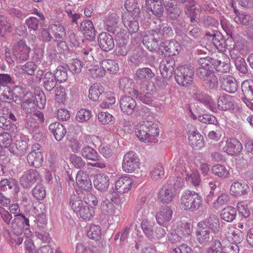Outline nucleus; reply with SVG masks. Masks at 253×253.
<instances>
[{"label": "nucleus", "mask_w": 253, "mask_h": 253, "mask_svg": "<svg viewBox=\"0 0 253 253\" xmlns=\"http://www.w3.org/2000/svg\"><path fill=\"white\" fill-rule=\"evenodd\" d=\"M165 8L168 16L173 20H177L182 12L177 4L174 3L167 6Z\"/></svg>", "instance_id": "51"}, {"label": "nucleus", "mask_w": 253, "mask_h": 253, "mask_svg": "<svg viewBox=\"0 0 253 253\" xmlns=\"http://www.w3.org/2000/svg\"><path fill=\"white\" fill-rule=\"evenodd\" d=\"M160 40L154 30L151 29L145 32L143 43L147 49L153 51L158 49V42Z\"/></svg>", "instance_id": "12"}, {"label": "nucleus", "mask_w": 253, "mask_h": 253, "mask_svg": "<svg viewBox=\"0 0 253 253\" xmlns=\"http://www.w3.org/2000/svg\"><path fill=\"white\" fill-rule=\"evenodd\" d=\"M188 140L190 145L195 150H200L204 146L203 137L197 130L189 132Z\"/></svg>", "instance_id": "25"}, {"label": "nucleus", "mask_w": 253, "mask_h": 253, "mask_svg": "<svg viewBox=\"0 0 253 253\" xmlns=\"http://www.w3.org/2000/svg\"><path fill=\"white\" fill-rule=\"evenodd\" d=\"M220 54L221 57H219L220 58L219 59H213L209 57L205 58L210 59L209 60L211 64L209 69L214 68L217 72L224 73H227L230 71V59L227 57L226 55L222 52H221Z\"/></svg>", "instance_id": "9"}, {"label": "nucleus", "mask_w": 253, "mask_h": 253, "mask_svg": "<svg viewBox=\"0 0 253 253\" xmlns=\"http://www.w3.org/2000/svg\"><path fill=\"white\" fill-rule=\"evenodd\" d=\"M135 132L138 139L143 142L151 141L159 134L157 124L151 121L140 122L136 126Z\"/></svg>", "instance_id": "2"}, {"label": "nucleus", "mask_w": 253, "mask_h": 253, "mask_svg": "<svg viewBox=\"0 0 253 253\" xmlns=\"http://www.w3.org/2000/svg\"><path fill=\"white\" fill-rule=\"evenodd\" d=\"M173 211L169 206L161 208L156 215L157 223L162 226H166L172 218Z\"/></svg>", "instance_id": "21"}, {"label": "nucleus", "mask_w": 253, "mask_h": 253, "mask_svg": "<svg viewBox=\"0 0 253 253\" xmlns=\"http://www.w3.org/2000/svg\"><path fill=\"white\" fill-rule=\"evenodd\" d=\"M25 126L30 131L35 132L36 134L41 136V134L39 133V123L35 120V117L32 118L31 116H28L25 121Z\"/></svg>", "instance_id": "52"}, {"label": "nucleus", "mask_w": 253, "mask_h": 253, "mask_svg": "<svg viewBox=\"0 0 253 253\" xmlns=\"http://www.w3.org/2000/svg\"><path fill=\"white\" fill-rule=\"evenodd\" d=\"M92 116V112L89 110L81 109L76 114V119L80 123L87 122Z\"/></svg>", "instance_id": "61"}, {"label": "nucleus", "mask_w": 253, "mask_h": 253, "mask_svg": "<svg viewBox=\"0 0 253 253\" xmlns=\"http://www.w3.org/2000/svg\"><path fill=\"white\" fill-rule=\"evenodd\" d=\"M164 49L162 50V54L168 57L175 56L179 53V44L175 41L166 42L164 43Z\"/></svg>", "instance_id": "29"}, {"label": "nucleus", "mask_w": 253, "mask_h": 253, "mask_svg": "<svg viewBox=\"0 0 253 253\" xmlns=\"http://www.w3.org/2000/svg\"><path fill=\"white\" fill-rule=\"evenodd\" d=\"M220 87L222 89L230 93H234L238 89V84L236 80L231 76L223 75L219 78Z\"/></svg>", "instance_id": "16"}, {"label": "nucleus", "mask_w": 253, "mask_h": 253, "mask_svg": "<svg viewBox=\"0 0 253 253\" xmlns=\"http://www.w3.org/2000/svg\"><path fill=\"white\" fill-rule=\"evenodd\" d=\"M32 195L37 200H42L46 196L44 186L42 184H37L32 190Z\"/></svg>", "instance_id": "59"}, {"label": "nucleus", "mask_w": 253, "mask_h": 253, "mask_svg": "<svg viewBox=\"0 0 253 253\" xmlns=\"http://www.w3.org/2000/svg\"><path fill=\"white\" fill-rule=\"evenodd\" d=\"M175 60L172 57H168L163 60L160 64V71L162 76L169 79L172 76L175 66Z\"/></svg>", "instance_id": "15"}, {"label": "nucleus", "mask_w": 253, "mask_h": 253, "mask_svg": "<svg viewBox=\"0 0 253 253\" xmlns=\"http://www.w3.org/2000/svg\"><path fill=\"white\" fill-rule=\"evenodd\" d=\"M194 75L193 68L189 65L180 66L174 70L175 79L177 84L188 86L193 82Z\"/></svg>", "instance_id": "4"}, {"label": "nucleus", "mask_w": 253, "mask_h": 253, "mask_svg": "<svg viewBox=\"0 0 253 253\" xmlns=\"http://www.w3.org/2000/svg\"><path fill=\"white\" fill-rule=\"evenodd\" d=\"M28 163L30 166L40 167L43 162V157L41 152L31 151L27 156Z\"/></svg>", "instance_id": "35"}, {"label": "nucleus", "mask_w": 253, "mask_h": 253, "mask_svg": "<svg viewBox=\"0 0 253 253\" xmlns=\"http://www.w3.org/2000/svg\"><path fill=\"white\" fill-rule=\"evenodd\" d=\"M234 11L236 14V16L234 18V20L236 23L243 25H248L252 21V17L250 14L244 12L240 13L235 8Z\"/></svg>", "instance_id": "56"}, {"label": "nucleus", "mask_w": 253, "mask_h": 253, "mask_svg": "<svg viewBox=\"0 0 253 253\" xmlns=\"http://www.w3.org/2000/svg\"><path fill=\"white\" fill-rule=\"evenodd\" d=\"M175 233L180 238L188 237L191 233L190 224L187 222H180L175 229Z\"/></svg>", "instance_id": "53"}, {"label": "nucleus", "mask_w": 253, "mask_h": 253, "mask_svg": "<svg viewBox=\"0 0 253 253\" xmlns=\"http://www.w3.org/2000/svg\"><path fill=\"white\" fill-rule=\"evenodd\" d=\"M194 98L206 107H208L210 106L211 98L209 95L205 93L199 91H197L194 94Z\"/></svg>", "instance_id": "64"}, {"label": "nucleus", "mask_w": 253, "mask_h": 253, "mask_svg": "<svg viewBox=\"0 0 253 253\" xmlns=\"http://www.w3.org/2000/svg\"><path fill=\"white\" fill-rule=\"evenodd\" d=\"M203 227L210 231L211 234L217 235L219 233L220 222L218 216L214 214H211L205 219L198 222Z\"/></svg>", "instance_id": "11"}, {"label": "nucleus", "mask_w": 253, "mask_h": 253, "mask_svg": "<svg viewBox=\"0 0 253 253\" xmlns=\"http://www.w3.org/2000/svg\"><path fill=\"white\" fill-rule=\"evenodd\" d=\"M154 224L147 219H143L141 223L143 233L150 240L161 239L164 237L167 233L165 229H158L157 232L154 234L152 229Z\"/></svg>", "instance_id": "7"}, {"label": "nucleus", "mask_w": 253, "mask_h": 253, "mask_svg": "<svg viewBox=\"0 0 253 253\" xmlns=\"http://www.w3.org/2000/svg\"><path fill=\"white\" fill-rule=\"evenodd\" d=\"M133 181L128 176H123L119 178L116 182V189L120 194L128 192L131 189Z\"/></svg>", "instance_id": "24"}, {"label": "nucleus", "mask_w": 253, "mask_h": 253, "mask_svg": "<svg viewBox=\"0 0 253 253\" xmlns=\"http://www.w3.org/2000/svg\"><path fill=\"white\" fill-rule=\"evenodd\" d=\"M87 235L88 238L94 240H99L101 237V228L98 225H92L89 227Z\"/></svg>", "instance_id": "60"}, {"label": "nucleus", "mask_w": 253, "mask_h": 253, "mask_svg": "<svg viewBox=\"0 0 253 253\" xmlns=\"http://www.w3.org/2000/svg\"><path fill=\"white\" fill-rule=\"evenodd\" d=\"M80 31L86 38L93 39L95 36V30L90 20H85L80 25Z\"/></svg>", "instance_id": "36"}, {"label": "nucleus", "mask_w": 253, "mask_h": 253, "mask_svg": "<svg viewBox=\"0 0 253 253\" xmlns=\"http://www.w3.org/2000/svg\"><path fill=\"white\" fill-rule=\"evenodd\" d=\"M13 189L15 193H18V183L16 180L12 178H4L0 181V190L6 191L8 190Z\"/></svg>", "instance_id": "40"}, {"label": "nucleus", "mask_w": 253, "mask_h": 253, "mask_svg": "<svg viewBox=\"0 0 253 253\" xmlns=\"http://www.w3.org/2000/svg\"><path fill=\"white\" fill-rule=\"evenodd\" d=\"M100 210L101 214L107 216L119 215L120 213V211H116L114 205L107 199L101 201Z\"/></svg>", "instance_id": "27"}, {"label": "nucleus", "mask_w": 253, "mask_h": 253, "mask_svg": "<svg viewBox=\"0 0 253 253\" xmlns=\"http://www.w3.org/2000/svg\"><path fill=\"white\" fill-rule=\"evenodd\" d=\"M243 149L241 143L235 138H228L222 151L229 155H234L239 153Z\"/></svg>", "instance_id": "20"}, {"label": "nucleus", "mask_w": 253, "mask_h": 253, "mask_svg": "<svg viewBox=\"0 0 253 253\" xmlns=\"http://www.w3.org/2000/svg\"><path fill=\"white\" fill-rule=\"evenodd\" d=\"M203 199L199 193L191 190L184 191L180 197V205L183 209L189 211H197L201 206Z\"/></svg>", "instance_id": "3"}, {"label": "nucleus", "mask_w": 253, "mask_h": 253, "mask_svg": "<svg viewBox=\"0 0 253 253\" xmlns=\"http://www.w3.org/2000/svg\"><path fill=\"white\" fill-rule=\"evenodd\" d=\"M119 17L115 13H109L104 22L105 27L107 31L115 34L117 28Z\"/></svg>", "instance_id": "33"}, {"label": "nucleus", "mask_w": 253, "mask_h": 253, "mask_svg": "<svg viewBox=\"0 0 253 253\" xmlns=\"http://www.w3.org/2000/svg\"><path fill=\"white\" fill-rule=\"evenodd\" d=\"M211 171L214 175L221 178H226L229 174L225 167L219 164L214 165L211 169Z\"/></svg>", "instance_id": "58"}, {"label": "nucleus", "mask_w": 253, "mask_h": 253, "mask_svg": "<svg viewBox=\"0 0 253 253\" xmlns=\"http://www.w3.org/2000/svg\"><path fill=\"white\" fill-rule=\"evenodd\" d=\"M209 58H200L198 60L200 67L198 68L196 74L205 82L206 87L209 90L216 91L218 88V81L212 69H209L211 62Z\"/></svg>", "instance_id": "1"}, {"label": "nucleus", "mask_w": 253, "mask_h": 253, "mask_svg": "<svg viewBox=\"0 0 253 253\" xmlns=\"http://www.w3.org/2000/svg\"><path fill=\"white\" fill-rule=\"evenodd\" d=\"M196 238L198 242L203 245H207L211 241L213 240V235L210 231L203 227V226L197 224V228L196 231Z\"/></svg>", "instance_id": "18"}, {"label": "nucleus", "mask_w": 253, "mask_h": 253, "mask_svg": "<svg viewBox=\"0 0 253 253\" xmlns=\"http://www.w3.org/2000/svg\"><path fill=\"white\" fill-rule=\"evenodd\" d=\"M131 81L127 78H122L120 81L119 88L123 91L128 93L131 96H137L138 91L134 88H131Z\"/></svg>", "instance_id": "38"}, {"label": "nucleus", "mask_w": 253, "mask_h": 253, "mask_svg": "<svg viewBox=\"0 0 253 253\" xmlns=\"http://www.w3.org/2000/svg\"><path fill=\"white\" fill-rule=\"evenodd\" d=\"M98 42L101 49L106 52L113 49L115 46L113 37L106 32H102L99 35Z\"/></svg>", "instance_id": "19"}, {"label": "nucleus", "mask_w": 253, "mask_h": 253, "mask_svg": "<svg viewBox=\"0 0 253 253\" xmlns=\"http://www.w3.org/2000/svg\"><path fill=\"white\" fill-rule=\"evenodd\" d=\"M20 69L24 74L33 76L37 69V66L34 62L29 61L23 65Z\"/></svg>", "instance_id": "63"}, {"label": "nucleus", "mask_w": 253, "mask_h": 253, "mask_svg": "<svg viewBox=\"0 0 253 253\" xmlns=\"http://www.w3.org/2000/svg\"><path fill=\"white\" fill-rule=\"evenodd\" d=\"M49 31L52 34L54 41L64 40L66 37V30L62 25L50 24L49 25Z\"/></svg>", "instance_id": "30"}, {"label": "nucleus", "mask_w": 253, "mask_h": 253, "mask_svg": "<svg viewBox=\"0 0 253 253\" xmlns=\"http://www.w3.org/2000/svg\"><path fill=\"white\" fill-rule=\"evenodd\" d=\"M176 195L175 188L170 184L163 186L159 193V199L163 203L169 204L172 202Z\"/></svg>", "instance_id": "14"}, {"label": "nucleus", "mask_w": 253, "mask_h": 253, "mask_svg": "<svg viewBox=\"0 0 253 253\" xmlns=\"http://www.w3.org/2000/svg\"><path fill=\"white\" fill-rule=\"evenodd\" d=\"M120 106L122 111L126 115H136L138 111L136 101L133 96H123L120 100Z\"/></svg>", "instance_id": "8"}, {"label": "nucleus", "mask_w": 253, "mask_h": 253, "mask_svg": "<svg viewBox=\"0 0 253 253\" xmlns=\"http://www.w3.org/2000/svg\"><path fill=\"white\" fill-rule=\"evenodd\" d=\"M241 89L243 94L242 98L253 99V81L245 80L242 82Z\"/></svg>", "instance_id": "43"}, {"label": "nucleus", "mask_w": 253, "mask_h": 253, "mask_svg": "<svg viewBox=\"0 0 253 253\" xmlns=\"http://www.w3.org/2000/svg\"><path fill=\"white\" fill-rule=\"evenodd\" d=\"M140 161L137 154L129 151L124 155L122 162L123 170L126 173H131L139 168Z\"/></svg>", "instance_id": "5"}, {"label": "nucleus", "mask_w": 253, "mask_h": 253, "mask_svg": "<svg viewBox=\"0 0 253 253\" xmlns=\"http://www.w3.org/2000/svg\"><path fill=\"white\" fill-rule=\"evenodd\" d=\"M116 36V54L117 56H125L130 50V46L128 44L129 36L128 34L120 32L117 33Z\"/></svg>", "instance_id": "10"}, {"label": "nucleus", "mask_w": 253, "mask_h": 253, "mask_svg": "<svg viewBox=\"0 0 253 253\" xmlns=\"http://www.w3.org/2000/svg\"><path fill=\"white\" fill-rule=\"evenodd\" d=\"M69 205L72 210L76 212L80 210L84 206V204L78 195H71L69 198Z\"/></svg>", "instance_id": "55"}, {"label": "nucleus", "mask_w": 253, "mask_h": 253, "mask_svg": "<svg viewBox=\"0 0 253 253\" xmlns=\"http://www.w3.org/2000/svg\"><path fill=\"white\" fill-rule=\"evenodd\" d=\"M212 42L213 45L219 51L223 52L226 44L222 36L219 33H213L212 34Z\"/></svg>", "instance_id": "50"}, {"label": "nucleus", "mask_w": 253, "mask_h": 253, "mask_svg": "<svg viewBox=\"0 0 253 253\" xmlns=\"http://www.w3.org/2000/svg\"><path fill=\"white\" fill-rule=\"evenodd\" d=\"M138 17L133 15H126L123 17V21L125 27L128 29L129 33H134L139 29V24L137 21Z\"/></svg>", "instance_id": "34"}, {"label": "nucleus", "mask_w": 253, "mask_h": 253, "mask_svg": "<svg viewBox=\"0 0 253 253\" xmlns=\"http://www.w3.org/2000/svg\"><path fill=\"white\" fill-rule=\"evenodd\" d=\"M57 82L54 75L51 72H48L43 79V87L46 91H51L56 86Z\"/></svg>", "instance_id": "45"}, {"label": "nucleus", "mask_w": 253, "mask_h": 253, "mask_svg": "<svg viewBox=\"0 0 253 253\" xmlns=\"http://www.w3.org/2000/svg\"><path fill=\"white\" fill-rule=\"evenodd\" d=\"M12 231L14 234L19 236L23 232L24 227L30 226L29 220L26 217H15L11 223Z\"/></svg>", "instance_id": "23"}, {"label": "nucleus", "mask_w": 253, "mask_h": 253, "mask_svg": "<svg viewBox=\"0 0 253 253\" xmlns=\"http://www.w3.org/2000/svg\"><path fill=\"white\" fill-rule=\"evenodd\" d=\"M93 184L95 188L98 190L105 191L110 185L109 176L106 174L97 175L93 180Z\"/></svg>", "instance_id": "31"}, {"label": "nucleus", "mask_w": 253, "mask_h": 253, "mask_svg": "<svg viewBox=\"0 0 253 253\" xmlns=\"http://www.w3.org/2000/svg\"><path fill=\"white\" fill-rule=\"evenodd\" d=\"M103 91V87L100 84H94L89 89L88 97L92 101H96L99 99L100 95Z\"/></svg>", "instance_id": "48"}, {"label": "nucleus", "mask_w": 253, "mask_h": 253, "mask_svg": "<svg viewBox=\"0 0 253 253\" xmlns=\"http://www.w3.org/2000/svg\"><path fill=\"white\" fill-rule=\"evenodd\" d=\"M100 65L105 72H108L110 74H116L119 71L118 64L114 60H104L100 63Z\"/></svg>", "instance_id": "41"}, {"label": "nucleus", "mask_w": 253, "mask_h": 253, "mask_svg": "<svg viewBox=\"0 0 253 253\" xmlns=\"http://www.w3.org/2000/svg\"><path fill=\"white\" fill-rule=\"evenodd\" d=\"M48 128L57 141L61 140L66 133V129L59 123L55 122L50 124Z\"/></svg>", "instance_id": "32"}, {"label": "nucleus", "mask_w": 253, "mask_h": 253, "mask_svg": "<svg viewBox=\"0 0 253 253\" xmlns=\"http://www.w3.org/2000/svg\"><path fill=\"white\" fill-rule=\"evenodd\" d=\"M217 106L222 111H232L235 106L234 99L229 95L220 96L217 100Z\"/></svg>", "instance_id": "26"}, {"label": "nucleus", "mask_w": 253, "mask_h": 253, "mask_svg": "<svg viewBox=\"0 0 253 253\" xmlns=\"http://www.w3.org/2000/svg\"><path fill=\"white\" fill-rule=\"evenodd\" d=\"M186 164L182 158L178 157L174 159L172 163V169L174 171H179L184 173Z\"/></svg>", "instance_id": "62"}, {"label": "nucleus", "mask_w": 253, "mask_h": 253, "mask_svg": "<svg viewBox=\"0 0 253 253\" xmlns=\"http://www.w3.org/2000/svg\"><path fill=\"white\" fill-rule=\"evenodd\" d=\"M154 30L160 40L166 37H171L173 35L172 28L168 24L161 23L160 21Z\"/></svg>", "instance_id": "37"}, {"label": "nucleus", "mask_w": 253, "mask_h": 253, "mask_svg": "<svg viewBox=\"0 0 253 253\" xmlns=\"http://www.w3.org/2000/svg\"><path fill=\"white\" fill-rule=\"evenodd\" d=\"M125 8L128 12L127 15H133L134 17H139L140 10L138 3L135 0H126L125 4Z\"/></svg>", "instance_id": "46"}, {"label": "nucleus", "mask_w": 253, "mask_h": 253, "mask_svg": "<svg viewBox=\"0 0 253 253\" xmlns=\"http://www.w3.org/2000/svg\"><path fill=\"white\" fill-rule=\"evenodd\" d=\"M225 230V235L227 238L231 239L234 242V244L237 245L243 241L244 235L240 229L229 227Z\"/></svg>", "instance_id": "39"}, {"label": "nucleus", "mask_w": 253, "mask_h": 253, "mask_svg": "<svg viewBox=\"0 0 253 253\" xmlns=\"http://www.w3.org/2000/svg\"><path fill=\"white\" fill-rule=\"evenodd\" d=\"M249 190V186L245 182L236 181L232 184L230 192L232 195L237 197L247 194Z\"/></svg>", "instance_id": "28"}, {"label": "nucleus", "mask_w": 253, "mask_h": 253, "mask_svg": "<svg viewBox=\"0 0 253 253\" xmlns=\"http://www.w3.org/2000/svg\"><path fill=\"white\" fill-rule=\"evenodd\" d=\"M81 154L83 158L86 160L96 161L99 160V156L97 152L89 146L84 147L81 150Z\"/></svg>", "instance_id": "44"}, {"label": "nucleus", "mask_w": 253, "mask_h": 253, "mask_svg": "<svg viewBox=\"0 0 253 253\" xmlns=\"http://www.w3.org/2000/svg\"><path fill=\"white\" fill-rule=\"evenodd\" d=\"M154 76L155 74L150 68L144 67L139 68L135 71L134 79L137 84H141L150 82L149 81Z\"/></svg>", "instance_id": "17"}, {"label": "nucleus", "mask_w": 253, "mask_h": 253, "mask_svg": "<svg viewBox=\"0 0 253 253\" xmlns=\"http://www.w3.org/2000/svg\"><path fill=\"white\" fill-rule=\"evenodd\" d=\"M53 74L56 81L60 83L66 81L68 77L67 70L62 66H59Z\"/></svg>", "instance_id": "57"}, {"label": "nucleus", "mask_w": 253, "mask_h": 253, "mask_svg": "<svg viewBox=\"0 0 253 253\" xmlns=\"http://www.w3.org/2000/svg\"><path fill=\"white\" fill-rule=\"evenodd\" d=\"M76 180L79 188L83 191H90L92 189L91 180L86 172L79 170L77 174Z\"/></svg>", "instance_id": "22"}, {"label": "nucleus", "mask_w": 253, "mask_h": 253, "mask_svg": "<svg viewBox=\"0 0 253 253\" xmlns=\"http://www.w3.org/2000/svg\"><path fill=\"white\" fill-rule=\"evenodd\" d=\"M182 174L188 182L191 183L196 187L200 185L201 180L200 175L197 171H193L190 172L185 171V173Z\"/></svg>", "instance_id": "49"}, {"label": "nucleus", "mask_w": 253, "mask_h": 253, "mask_svg": "<svg viewBox=\"0 0 253 253\" xmlns=\"http://www.w3.org/2000/svg\"><path fill=\"white\" fill-rule=\"evenodd\" d=\"M39 172L35 169H29L24 172L19 179L20 185L26 189H30L38 181L41 180Z\"/></svg>", "instance_id": "6"}, {"label": "nucleus", "mask_w": 253, "mask_h": 253, "mask_svg": "<svg viewBox=\"0 0 253 253\" xmlns=\"http://www.w3.org/2000/svg\"><path fill=\"white\" fill-rule=\"evenodd\" d=\"M164 175V168L161 164H157L152 168L150 175L153 180L156 181L161 179Z\"/></svg>", "instance_id": "54"}, {"label": "nucleus", "mask_w": 253, "mask_h": 253, "mask_svg": "<svg viewBox=\"0 0 253 253\" xmlns=\"http://www.w3.org/2000/svg\"><path fill=\"white\" fill-rule=\"evenodd\" d=\"M31 49L28 46L25 42L20 41L13 46V52L15 58L21 61L27 60L29 57Z\"/></svg>", "instance_id": "13"}, {"label": "nucleus", "mask_w": 253, "mask_h": 253, "mask_svg": "<svg viewBox=\"0 0 253 253\" xmlns=\"http://www.w3.org/2000/svg\"><path fill=\"white\" fill-rule=\"evenodd\" d=\"M236 215V209L231 206H227L222 209L220 213L221 219L228 222L233 221Z\"/></svg>", "instance_id": "42"}, {"label": "nucleus", "mask_w": 253, "mask_h": 253, "mask_svg": "<svg viewBox=\"0 0 253 253\" xmlns=\"http://www.w3.org/2000/svg\"><path fill=\"white\" fill-rule=\"evenodd\" d=\"M77 214L85 220H91L95 214V209L92 206L84 205Z\"/></svg>", "instance_id": "47"}]
</instances>
